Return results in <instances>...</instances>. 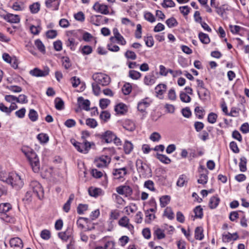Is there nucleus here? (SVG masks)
Instances as JSON below:
<instances>
[{"instance_id": "8", "label": "nucleus", "mask_w": 249, "mask_h": 249, "mask_svg": "<svg viewBox=\"0 0 249 249\" xmlns=\"http://www.w3.org/2000/svg\"><path fill=\"white\" fill-rule=\"evenodd\" d=\"M49 71L50 70L48 67L45 68L44 70H41L38 68H35L30 71L29 73L33 76L44 77L49 74Z\"/></svg>"}, {"instance_id": "20", "label": "nucleus", "mask_w": 249, "mask_h": 249, "mask_svg": "<svg viewBox=\"0 0 249 249\" xmlns=\"http://www.w3.org/2000/svg\"><path fill=\"white\" fill-rule=\"evenodd\" d=\"M199 97L201 100L205 101L210 97V92L205 88L197 90Z\"/></svg>"}, {"instance_id": "31", "label": "nucleus", "mask_w": 249, "mask_h": 249, "mask_svg": "<svg viewBox=\"0 0 249 249\" xmlns=\"http://www.w3.org/2000/svg\"><path fill=\"white\" fill-rule=\"evenodd\" d=\"M156 157L159 160L165 164H169L171 161V160L164 155L157 153Z\"/></svg>"}, {"instance_id": "27", "label": "nucleus", "mask_w": 249, "mask_h": 249, "mask_svg": "<svg viewBox=\"0 0 249 249\" xmlns=\"http://www.w3.org/2000/svg\"><path fill=\"white\" fill-rule=\"evenodd\" d=\"M220 201L217 196H213L211 197L209 201V206L211 209L215 208L218 205Z\"/></svg>"}, {"instance_id": "57", "label": "nucleus", "mask_w": 249, "mask_h": 249, "mask_svg": "<svg viewBox=\"0 0 249 249\" xmlns=\"http://www.w3.org/2000/svg\"><path fill=\"white\" fill-rule=\"evenodd\" d=\"M110 102V100L107 99H101L99 101V106L102 109H104L107 107Z\"/></svg>"}, {"instance_id": "59", "label": "nucleus", "mask_w": 249, "mask_h": 249, "mask_svg": "<svg viewBox=\"0 0 249 249\" xmlns=\"http://www.w3.org/2000/svg\"><path fill=\"white\" fill-rule=\"evenodd\" d=\"M37 138L41 143H46L49 141V137L46 134L40 133L37 135Z\"/></svg>"}, {"instance_id": "41", "label": "nucleus", "mask_w": 249, "mask_h": 249, "mask_svg": "<svg viewBox=\"0 0 249 249\" xmlns=\"http://www.w3.org/2000/svg\"><path fill=\"white\" fill-rule=\"evenodd\" d=\"M144 83L147 85H152L155 83V79L153 75H147L144 77Z\"/></svg>"}, {"instance_id": "55", "label": "nucleus", "mask_w": 249, "mask_h": 249, "mask_svg": "<svg viewBox=\"0 0 249 249\" xmlns=\"http://www.w3.org/2000/svg\"><path fill=\"white\" fill-rule=\"evenodd\" d=\"M228 10V6L227 5H223L220 7L216 8V12L220 16H223V14L226 10Z\"/></svg>"}, {"instance_id": "39", "label": "nucleus", "mask_w": 249, "mask_h": 249, "mask_svg": "<svg viewBox=\"0 0 249 249\" xmlns=\"http://www.w3.org/2000/svg\"><path fill=\"white\" fill-rule=\"evenodd\" d=\"M164 215L168 219L172 220L174 218V214L170 207H167L164 212Z\"/></svg>"}, {"instance_id": "46", "label": "nucleus", "mask_w": 249, "mask_h": 249, "mask_svg": "<svg viewBox=\"0 0 249 249\" xmlns=\"http://www.w3.org/2000/svg\"><path fill=\"white\" fill-rule=\"evenodd\" d=\"M144 18L147 21L153 23L155 21V18L154 15L149 12H146L144 13Z\"/></svg>"}, {"instance_id": "43", "label": "nucleus", "mask_w": 249, "mask_h": 249, "mask_svg": "<svg viewBox=\"0 0 249 249\" xmlns=\"http://www.w3.org/2000/svg\"><path fill=\"white\" fill-rule=\"evenodd\" d=\"M129 76L134 80H137L141 77V73L134 70H131L129 72Z\"/></svg>"}, {"instance_id": "11", "label": "nucleus", "mask_w": 249, "mask_h": 249, "mask_svg": "<svg viewBox=\"0 0 249 249\" xmlns=\"http://www.w3.org/2000/svg\"><path fill=\"white\" fill-rule=\"evenodd\" d=\"M92 145H94L93 142H89L84 140L82 142H80L78 147V151L83 153H87Z\"/></svg>"}, {"instance_id": "29", "label": "nucleus", "mask_w": 249, "mask_h": 249, "mask_svg": "<svg viewBox=\"0 0 249 249\" xmlns=\"http://www.w3.org/2000/svg\"><path fill=\"white\" fill-rule=\"evenodd\" d=\"M166 89V85L159 84L155 88L156 93L158 95H162Z\"/></svg>"}, {"instance_id": "10", "label": "nucleus", "mask_w": 249, "mask_h": 249, "mask_svg": "<svg viewBox=\"0 0 249 249\" xmlns=\"http://www.w3.org/2000/svg\"><path fill=\"white\" fill-rule=\"evenodd\" d=\"M93 9L97 12L104 15H108L109 13L107 5L96 2L93 6Z\"/></svg>"}, {"instance_id": "52", "label": "nucleus", "mask_w": 249, "mask_h": 249, "mask_svg": "<svg viewBox=\"0 0 249 249\" xmlns=\"http://www.w3.org/2000/svg\"><path fill=\"white\" fill-rule=\"evenodd\" d=\"M246 164V159L245 157H242L239 162L240 170L241 172H245L247 170Z\"/></svg>"}, {"instance_id": "48", "label": "nucleus", "mask_w": 249, "mask_h": 249, "mask_svg": "<svg viewBox=\"0 0 249 249\" xmlns=\"http://www.w3.org/2000/svg\"><path fill=\"white\" fill-rule=\"evenodd\" d=\"M179 97L181 101L184 103H189L191 100V98L184 92L180 93Z\"/></svg>"}, {"instance_id": "15", "label": "nucleus", "mask_w": 249, "mask_h": 249, "mask_svg": "<svg viewBox=\"0 0 249 249\" xmlns=\"http://www.w3.org/2000/svg\"><path fill=\"white\" fill-rule=\"evenodd\" d=\"M4 19L11 23H18L20 22V18L18 15L8 13L7 16L4 17Z\"/></svg>"}, {"instance_id": "58", "label": "nucleus", "mask_w": 249, "mask_h": 249, "mask_svg": "<svg viewBox=\"0 0 249 249\" xmlns=\"http://www.w3.org/2000/svg\"><path fill=\"white\" fill-rule=\"evenodd\" d=\"M8 179V175H7L5 171L2 170L1 166H0V180L7 182V181Z\"/></svg>"}, {"instance_id": "44", "label": "nucleus", "mask_w": 249, "mask_h": 249, "mask_svg": "<svg viewBox=\"0 0 249 249\" xmlns=\"http://www.w3.org/2000/svg\"><path fill=\"white\" fill-rule=\"evenodd\" d=\"M124 127L127 130L132 131L135 129V125L133 122L127 121L124 124Z\"/></svg>"}, {"instance_id": "37", "label": "nucleus", "mask_w": 249, "mask_h": 249, "mask_svg": "<svg viewBox=\"0 0 249 249\" xmlns=\"http://www.w3.org/2000/svg\"><path fill=\"white\" fill-rule=\"evenodd\" d=\"M12 8L15 11H22L25 9V5L22 2H15L12 5Z\"/></svg>"}, {"instance_id": "19", "label": "nucleus", "mask_w": 249, "mask_h": 249, "mask_svg": "<svg viewBox=\"0 0 249 249\" xmlns=\"http://www.w3.org/2000/svg\"><path fill=\"white\" fill-rule=\"evenodd\" d=\"M78 103L79 106L83 109L88 111L89 110L90 102L88 100H85L82 97L78 98Z\"/></svg>"}, {"instance_id": "36", "label": "nucleus", "mask_w": 249, "mask_h": 249, "mask_svg": "<svg viewBox=\"0 0 249 249\" xmlns=\"http://www.w3.org/2000/svg\"><path fill=\"white\" fill-rule=\"evenodd\" d=\"M198 37L202 43L208 44L210 41L208 35L203 33H200L198 35Z\"/></svg>"}, {"instance_id": "54", "label": "nucleus", "mask_w": 249, "mask_h": 249, "mask_svg": "<svg viewBox=\"0 0 249 249\" xmlns=\"http://www.w3.org/2000/svg\"><path fill=\"white\" fill-rule=\"evenodd\" d=\"M132 90L131 85L129 83H125L122 88V91L124 94H129Z\"/></svg>"}, {"instance_id": "22", "label": "nucleus", "mask_w": 249, "mask_h": 249, "mask_svg": "<svg viewBox=\"0 0 249 249\" xmlns=\"http://www.w3.org/2000/svg\"><path fill=\"white\" fill-rule=\"evenodd\" d=\"M203 172L200 175L197 182L204 185L206 184L208 181V177L207 174L208 172L206 169H203Z\"/></svg>"}, {"instance_id": "2", "label": "nucleus", "mask_w": 249, "mask_h": 249, "mask_svg": "<svg viewBox=\"0 0 249 249\" xmlns=\"http://www.w3.org/2000/svg\"><path fill=\"white\" fill-rule=\"evenodd\" d=\"M6 183L11 184L17 189L21 188L23 185V181L21 177L15 173L8 175V179Z\"/></svg>"}, {"instance_id": "49", "label": "nucleus", "mask_w": 249, "mask_h": 249, "mask_svg": "<svg viewBox=\"0 0 249 249\" xmlns=\"http://www.w3.org/2000/svg\"><path fill=\"white\" fill-rule=\"evenodd\" d=\"M195 213V217L196 218H201L203 216V209L200 206H198L195 208L194 210Z\"/></svg>"}, {"instance_id": "6", "label": "nucleus", "mask_w": 249, "mask_h": 249, "mask_svg": "<svg viewBox=\"0 0 249 249\" xmlns=\"http://www.w3.org/2000/svg\"><path fill=\"white\" fill-rule=\"evenodd\" d=\"M110 162V159L107 156H102L94 160L95 165L98 168H104Z\"/></svg>"}, {"instance_id": "38", "label": "nucleus", "mask_w": 249, "mask_h": 249, "mask_svg": "<svg viewBox=\"0 0 249 249\" xmlns=\"http://www.w3.org/2000/svg\"><path fill=\"white\" fill-rule=\"evenodd\" d=\"M126 108L124 104H119L116 106L115 110L117 113L123 114L126 111Z\"/></svg>"}, {"instance_id": "40", "label": "nucleus", "mask_w": 249, "mask_h": 249, "mask_svg": "<svg viewBox=\"0 0 249 249\" xmlns=\"http://www.w3.org/2000/svg\"><path fill=\"white\" fill-rule=\"evenodd\" d=\"M35 44L40 52L42 53H44L45 52V47L40 40H36L35 42Z\"/></svg>"}, {"instance_id": "53", "label": "nucleus", "mask_w": 249, "mask_h": 249, "mask_svg": "<svg viewBox=\"0 0 249 249\" xmlns=\"http://www.w3.org/2000/svg\"><path fill=\"white\" fill-rule=\"evenodd\" d=\"M41 237L44 240H48L51 238V232L48 230H43L40 233Z\"/></svg>"}, {"instance_id": "34", "label": "nucleus", "mask_w": 249, "mask_h": 249, "mask_svg": "<svg viewBox=\"0 0 249 249\" xmlns=\"http://www.w3.org/2000/svg\"><path fill=\"white\" fill-rule=\"evenodd\" d=\"M124 151L125 154H128L130 153L133 149V145L132 143L126 141L124 145Z\"/></svg>"}, {"instance_id": "16", "label": "nucleus", "mask_w": 249, "mask_h": 249, "mask_svg": "<svg viewBox=\"0 0 249 249\" xmlns=\"http://www.w3.org/2000/svg\"><path fill=\"white\" fill-rule=\"evenodd\" d=\"M115 135L110 131H107L101 135V138L107 143L112 142L115 139Z\"/></svg>"}, {"instance_id": "51", "label": "nucleus", "mask_w": 249, "mask_h": 249, "mask_svg": "<svg viewBox=\"0 0 249 249\" xmlns=\"http://www.w3.org/2000/svg\"><path fill=\"white\" fill-rule=\"evenodd\" d=\"M86 124L87 125L92 128L96 127L98 124L97 121L95 119L91 118L87 119L86 121Z\"/></svg>"}, {"instance_id": "3", "label": "nucleus", "mask_w": 249, "mask_h": 249, "mask_svg": "<svg viewBox=\"0 0 249 249\" xmlns=\"http://www.w3.org/2000/svg\"><path fill=\"white\" fill-rule=\"evenodd\" d=\"M93 79L96 83L103 86H107L110 83L109 77L103 73H96L92 76Z\"/></svg>"}, {"instance_id": "33", "label": "nucleus", "mask_w": 249, "mask_h": 249, "mask_svg": "<svg viewBox=\"0 0 249 249\" xmlns=\"http://www.w3.org/2000/svg\"><path fill=\"white\" fill-rule=\"evenodd\" d=\"M55 107L57 110H61L63 109L64 103L63 101L60 98L57 97L54 100Z\"/></svg>"}, {"instance_id": "21", "label": "nucleus", "mask_w": 249, "mask_h": 249, "mask_svg": "<svg viewBox=\"0 0 249 249\" xmlns=\"http://www.w3.org/2000/svg\"><path fill=\"white\" fill-rule=\"evenodd\" d=\"M129 219L126 216L122 217L119 221L118 224L122 227H124L130 230L133 228V226L131 224H129Z\"/></svg>"}, {"instance_id": "23", "label": "nucleus", "mask_w": 249, "mask_h": 249, "mask_svg": "<svg viewBox=\"0 0 249 249\" xmlns=\"http://www.w3.org/2000/svg\"><path fill=\"white\" fill-rule=\"evenodd\" d=\"M103 17L100 15H92L90 18V22L96 26H99L102 23Z\"/></svg>"}, {"instance_id": "60", "label": "nucleus", "mask_w": 249, "mask_h": 249, "mask_svg": "<svg viewBox=\"0 0 249 249\" xmlns=\"http://www.w3.org/2000/svg\"><path fill=\"white\" fill-rule=\"evenodd\" d=\"M62 62L63 67L66 69H68L71 66L70 60L68 57H63L62 58Z\"/></svg>"}, {"instance_id": "35", "label": "nucleus", "mask_w": 249, "mask_h": 249, "mask_svg": "<svg viewBox=\"0 0 249 249\" xmlns=\"http://www.w3.org/2000/svg\"><path fill=\"white\" fill-rule=\"evenodd\" d=\"M40 5L39 2H35L29 6V9L32 14H36L40 10Z\"/></svg>"}, {"instance_id": "62", "label": "nucleus", "mask_w": 249, "mask_h": 249, "mask_svg": "<svg viewBox=\"0 0 249 249\" xmlns=\"http://www.w3.org/2000/svg\"><path fill=\"white\" fill-rule=\"evenodd\" d=\"M162 6L164 8L173 7L175 3L172 0H164Z\"/></svg>"}, {"instance_id": "30", "label": "nucleus", "mask_w": 249, "mask_h": 249, "mask_svg": "<svg viewBox=\"0 0 249 249\" xmlns=\"http://www.w3.org/2000/svg\"><path fill=\"white\" fill-rule=\"evenodd\" d=\"M74 195L71 194L68 200V201L64 205L63 209L65 212L68 213L70 211L71 208V204L72 201L74 199Z\"/></svg>"}, {"instance_id": "64", "label": "nucleus", "mask_w": 249, "mask_h": 249, "mask_svg": "<svg viewBox=\"0 0 249 249\" xmlns=\"http://www.w3.org/2000/svg\"><path fill=\"white\" fill-rule=\"evenodd\" d=\"M160 139L161 136L158 132H153L150 136V139L153 142H158Z\"/></svg>"}, {"instance_id": "7", "label": "nucleus", "mask_w": 249, "mask_h": 249, "mask_svg": "<svg viewBox=\"0 0 249 249\" xmlns=\"http://www.w3.org/2000/svg\"><path fill=\"white\" fill-rule=\"evenodd\" d=\"M136 165L139 172L143 177L146 176L148 174V172L150 171V169L146 163H143L141 160L137 161Z\"/></svg>"}, {"instance_id": "24", "label": "nucleus", "mask_w": 249, "mask_h": 249, "mask_svg": "<svg viewBox=\"0 0 249 249\" xmlns=\"http://www.w3.org/2000/svg\"><path fill=\"white\" fill-rule=\"evenodd\" d=\"M188 182V178L184 175H181L179 176L177 182V185L179 187L186 186Z\"/></svg>"}, {"instance_id": "26", "label": "nucleus", "mask_w": 249, "mask_h": 249, "mask_svg": "<svg viewBox=\"0 0 249 249\" xmlns=\"http://www.w3.org/2000/svg\"><path fill=\"white\" fill-rule=\"evenodd\" d=\"M203 230L202 227H198L195 230V237L196 240H201L204 237Z\"/></svg>"}, {"instance_id": "14", "label": "nucleus", "mask_w": 249, "mask_h": 249, "mask_svg": "<svg viewBox=\"0 0 249 249\" xmlns=\"http://www.w3.org/2000/svg\"><path fill=\"white\" fill-rule=\"evenodd\" d=\"M61 0H46L45 5L48 8H53V10H57L60 3Z\"/></svg>"}, {"instance_id": "1", "label": "nucleus", "mask_w": 249, "mask_h": 249, "mask_svg": "<svg viewBox=\"0 0 249 249\" xmlns=\"http://www.w3.org/2000/svg\"><path fill=\"white\" fill-rule=\"evenodd\" d=\"M22 152L27 158L33 171L35 173H38L40 171V164L36 154L31 149L23 147Z\"/></svg>"}, {"instance_id": "28", "label": "nucleus", "mask_w": 249, "mask_h": 249, "mask_svg": "<svg viewBox=\"0 0 249 249\" xmlns=\"http://www.w3.org/2000/svg\"><path fill=\"white\" fill-rule=\"evenodd\" d=\"M154 235L158 239H162L165 238V234L164 231L160 228H156L154 230Z\"/></svg>"}, {"instance_id": "45", "label": "nucleus", "mask_w": 249, "mask_h": 249, "mask_svg": "<svg viewBox=\"0 0 249 249\" xmlns=\"http://www.w3.org/2000/svg\"><path fill=\"white\" fill-rule=\"evenodd\" d=\"M166 24L169 28H172L177 26L178 23L174 18H171L166 20Z\"/></svg>"}, {"instance_id": "13", "label": "nucleus", "mask_w": 249, "mask_h": 249, "mask_svg": "<svg viewBox=\"0 0 249 249\" xmlns=\"http://www.w3.org/2000/svg\"><path fill=\"white\" fill-rule=\"evenodd\" d=\"M126 174L127 170L125 167L114 169L113 172L114 178L116 179H120L123 178Z\"/></svg>"}, {"instance_id": "32", "label": "nucleus", "mask_w": 249, "mask_h": 249, "mask_svg": "<svg viewBox=\"0 0 249 249\" xmlns=\"http://www.w3.org/2000/svg\"><path fill=\"white\" fill-rule=\"evenodd\" d=\"M89 195L91 196L97 197L101 193V190L99 188L90 187L89 189Z\"/></svg>"}, {"instance_id": "56", "label": "nucleus", "mask_w": 249, "mask_h": 249, "mask_svg": "<svg viewBox=\"0 0 249 249\" xmlns=\"http://www.w3.org/2000/svg\"><path fill=\"white\" fill-rule=\"evenodd\" d=\"M217 118V114L211 112L209 114L207 120L209 123L213 124L216 122Z\"/></svg>"}, {"instance_id": "9", "label": "nucleus", "mask_w": 249, "mask_h": 249, "mask_svg": "<svg viewBox=\"0 0 249 249\" xmlns=\"http://www.w3.org/2000/svg\"><path fill=\"white\" fill-rule=\"evenodd\" d=\"M116 192L120 195L125 196H130L132 194V189L127 185H121L116 188Z\"/></svg>"}, {"instance_id": "25", "label": "nucleus", "mask_w": 249, "mask_h": 249, "mask_svg": "<svg viewBox=\"0 0 249 249\" xmlns=\"http://www.w3.org/2000/svg\"><path fill=\"white\" fill-rule=\"evenodd\" d=\"M171 200L170 196L168 195H165L161 196L160 198V205L161 207H165L167 205Z\"/></svg>"}, {"instance_id": "5", "label": "nucleus", "mask_w": 249, "mask_h": 249, "mask_svg": "<svg viewBox=\"0 0 249 249\" xmlns=\"http://www.w3.org/2000/svg\"><path fill=\"white\" fill-rule=\"evenodd\" d=\"M30 187L38 198L41 199L43 197V189L41 184L38 181L36 180L32 181L30 182Z\"/></svg>"}, {"instance_id": "42", "label": "nucleus", "mask_w": 249, "mask_h": 249, "mask_svg": "<svg viewBox=\"0 0 249 249\" xmlns=\"http://www.w3.org/2000/svg\"><path fill=\"white\" fill-rule=\"evenodd\" d=\"M28 116L30 119L33 122L36 121L38 118L37 113L33 109L30 110Z\"/></svg>"}, {"instance_id": "47", "label": "nucleus", "mask_w": 249, "mask_h": 249, "mask_svg": "<svg viewBox=\"0 0 249 249\" xmlns=\"http://www.w3.org/2000/svg\"><path fill=\"white\" fill-rule=\"evenodd\" d=\"M66 45L70 47L72 50H74L77 43L75 41V39L73 38H69L66 42Z\"/></svg>"}, {"instance_id": "61", "label": "nucleus", "mask_w": 249, "mask_h": 249, "mask_svg": "<svg viewBox=\"0 0 249 249\" xmlns=\"http://www.w3.org/2000/svg\"><path fill=\"white\" fill-rule=\"evenodd\" d=\"M144 186L152 191H155L154 183L153 181L148 180L145 181Z\"/></svg>"}, {"instance_id": "12", "label": "nucleus", "mask_w": 249, "mask_h": 249, "mask_svg": "<svg viewBox=\"0 0 249 249\" xmlns=\"http://www.w3.org/2000/svg\"><path fill=\"white\" fill-rule=\"evenodd\" d=\"M238 238V235L236 232L233 233L232 234L230 232H227L224 233L222 234V241L225 243L230 242L231 240H236Z\"/></svg>"}, {"instance_id": "4", "label": "nucleus", "mask_w": 249, "mask_h": 249, "mask_svg": "<svg viewBox=\"0 0 249 249\" xmlns=\"http://www.w3.org/2000/svg\"><path fill=\"white\" fill-rule=\"evenodd\" d=\"M12 209L11 205L9 203H2L0 204V217L3 221L10 222V217L6 213Z\"/></svg>"}, {"instance_id": "17", "label": "nucleus", "mask_w": 249, "mask_h": 249, "mask_svg": "<svg viewBox=\"0 0 249 249\" xmlns=\"http://www.w3.org/2000/svg\"><path fill=\"white\" fill-rule=\"evenodd\" d=\"M10 245L11 247L16 248V249H21L23 247L22 240L18 237H14L11 239Z\"/></svg>"}, {"instance_id": "63", "label": "nucleus", "mask_w": 249, "mask_h": 249, "mask_svg": "<svg viewBox=\"0 0 249 249\" xmlns=\"http://www.w3.org/2000/svg\"><path fill=\"white\" fill-rule=\"evenodd\" d=\"M88 205L82 204H79L77 209L78 213L80 214L83 213L85 211L88 210Z\"/></svg>"}, {"instance_id": "50", "label": "nucleus", "mask_w": 249, "mask_h": 249, "mask_svg": "<svg viewBox=\"0 0 249 249\" xmlns=\"http://www.w3.org/2000/svg\"><path fill=\"white\" fill-rule=\"evenodd\" d=\"M155 215L154 213H150L149 211L145 212V221L146 223H150L152 220L154 219Z\"/></svg>"}, {"instance_id": "18", "label": "nucleus", "mask_w": 249, "mask_h": 249, "mask_svg": "<svg viewBox=\"0 0 249 249\" xmlns=\"http://www.w3.org/2000/svg\"><path fill=\"white\" fill-rule=\"evenodd\" d=\"M151 101L148 98H145L140 101L138 104V109L141 112H144L146 108L150 104Z\"/></svg>"}]
</instances>
